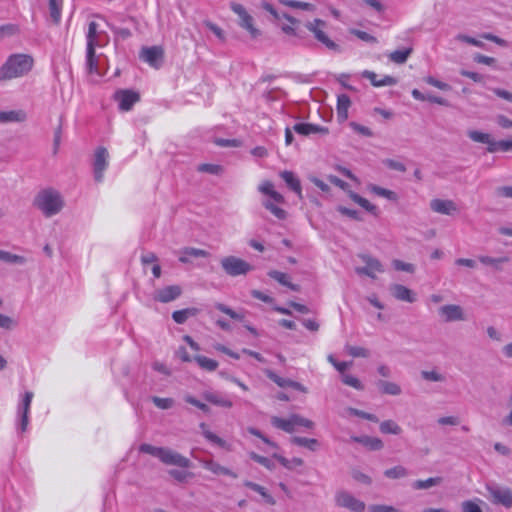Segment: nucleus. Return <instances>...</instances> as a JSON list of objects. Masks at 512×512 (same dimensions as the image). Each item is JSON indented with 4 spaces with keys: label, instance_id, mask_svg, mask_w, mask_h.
Returning <instances> with one entry per match:
<instances>
[{
    "label": "nucleus",
    "instance_id": "nucleus-25",
    "mask_svg": "<svg viewBox=\"0 0 512 512\" xmlns=\"http://www.w3.org/2000/svg\"><path fill=\"white\" fill-rule=\"evenodd\" d=\"M200 310L195 307H189L182 310H176L172 313V318L177 324H184L189 317L196 316Z\"/></svg>",
    "mask_w": 512,
    "mask_h": 512
},
{
    "label": "nucleus",
    "instance_id": "nucleus-60",
    "mask_svg": "<svg viewBox=\"0 0 512 512\" xmlns=\"http://www.w3.org/2000/svg\"><path fill=\"white\" fill-rule=\"evenodd\" d=\"M184 400L185 402L199 408L201 411H203L204 413H209L210 412V408L208 405H206L205 403L199 401L198 399H196L194 396L192 395H186L184 397Z\"/></svg>",
    "mask_w": 512,
    "mask_h": 512
},
{
    "label": "nucleus",
    "instance_id": "nucleus-57",
    "mask_svg": "<svg viewBox=\"0 0 512 512\" xmlns=\"http://www.w3.org/2000/svg\"><path fill=\"white\" fill-rule=\"evenodd\" d=\"M347 352L352 357H363L367 358L370 356V352L368 349L360 346H347Z\"/></svg>",
    "mask_w": 512,
    "mask_h": 512
},
{
    "label": "nucleus",
    "instance_id": "nucleus-11",
    "mask_svg": "<svg viewBox=\"0 0 512 512\" xmlns=\"http://www.w3.org/2000/svg\"><path fill=\"white\" fill-rule=\"evenodd\" d=\"M163 49L159 46L144 47L140 58L154 68H159L163 61Z\"/></svg>",
    "mask_w": 512,
    "mask_h": 512
},
{
    "label": "nucleus",
    "instance_id": "nucleus-29",
    "mask_svg": "<svg viewBox=\"0 0 512 512\" xmlns=\"http://www.w3.org/2000/svg\"><path fill=\"white\" fill-rule=\"evenodd\" d=\"M377 387L383 394L398 396L401 394V387L394 382L380 380L377 382Z\"/></svg>",
    "mask_w": 512,
    "mask_h": 512
},
{
    "label": "nucleus",
    "instance_id": "nucleus-27",
    "mask_svg": "<svg viewBox=\"0 0 512 512\" xmlns=\"http://www.w3.org/2000/svg\"><path fill=\"white\" fill-rule=\"evenodd\" d=\"M62 7L63 0H48L49 15L54 24H59L61 21Z\"/></svg>",
    "mask_w": 512,
    "mask_h": 512
},
{
    "label": "nucleus",
    "instance_id": "nucleus-12",
    "mask_svg": "<svg viewBox=\"0 0 512 512\" xmlns=\"http://www.w3.org/2000/svg\"><path fill=\"white\" fill-rule=\"evenodd\" d=\"M361 259L365 262L366 266L357 267L356 268L357 274L366 275V276L374 279V278H376V275H375L376 272L381 273L384 271L382 264L376 258H373V257L365 254V255H361Z\"/></svg>",
    "mask_w": 512,
    "mask_h": 512
},
{
    "label": "nucleus",
    "instance_id": "nucleus-56",
    "mask_svg": "<svg viewBox=\"0 0 512 512\" xmlns=\"http://www.w3.org/2000/svg\"><path fill=\"white\" fill-rule=\"evenodd\" d=\"M342 382L348 386H351L357 390H363L364 386L358 378L350 374L342 375Z\"/></svg>",
    "mask_w": 512,
    "mask_h": 512
},
{
    "label": "nucleus",
    "instance_id": "nucleus-13",
    "mask_svg": "<svg viewBox=\"0 0 512 512\" xmlns=\"http://www.w3.org/2000/svg\"><path fill=\"white\" fill-rule=\"evenodd\" d=\"M181 293L182 289L179 285H170L156 290L153 299L161 303H169L177 299Z\"/></svg>",
    "mask_w": 512,
    "mask_h": 512
},
{
    "label": "nucleus",
    "instance_id": "nucleus-51",
    "mask_svg": "<svg viewBox=\"0 0 512 512\" xmlns=\"http://www.w3.org/2000/svg\"><path fill=\"white\" fill-rule=\"evenodd\" d=\"M266 376L271 380L273 381L274 383H276L279 387L281 388H286V387H289V384H290V380L291 379H287V378H282L280 376H278L274 371L272 370H267L266 371Z\"/></svg>",
    "mask_w": 512,
    "mask_h": 512
},
{
    "label": "nucleus",
    "instance_id": "nucleus-64",
    "mask_svg": "<svg viewBox=\"0 0 512 512\" xmlns=\"http://www.w3.org/2000/svg\"><path fill=\"white\" fill-rule=\"evenodd\" d=\"M369 510L371 512H400L398 509L394 508L393 506L380 505V504L371 505L369 507Z\"/></svg>",
    "mask_w": 512,
    "mask_h": 512
},
{
    "label": "nucleus",
    "instance_id": "nucleus-16",
    "mask_svg": "<svg viewBox=\"0 0 512 512\" xmlns=\"http://www.w3.org/2000/svg\"><path fill=\"white\" fill-rule=\"evenodd\" d=\"M430 208L432 211L443 215H452L458 211L456 204L452 200L438 198L430 201Z\"/></svg>",
    "mask_w": 512,
    "mask_h": 512
},
{
    "label": "nucleus",
    "instance_id": "nucleus-44",
    "mask_svg": "<svg viewBox=\"0 0 512 512\" xmlns=\"http://www.w3.org/2000/svg\"><path fill=\"white\" fill-rule=\"evenodd\" d=\"M0 260L7 262V263H13V264H24L26 262V259L23 256L12 254L7 251L0 250Z\"/></svg>",
    "mask_w": 512,
    "mask_h": 512
},
{
    "label": "nucleus",
    "instance_id": "nucleus-48",
    "mask_svg": "<svg viewBox=\"0 0 512 512\" xmlns=\"http://www.w3.org/2000/svg\"><path fill=\"white\" fill-rule=\"evenodd\" d=\"M249 457L256 463L267 468L268 470H273L275 468V464L273 463V461L267 457L261 456L255 452H250Z\"/></svg>",
    "mask_w": 512,
    "mask_h": 512
},
{
    "label": "nucleus",
    "instance_id": "nucleus-61",
    "mask_svg": "<svg viewBox=\"0 0 512 512\" xmlns=\"http://www.w3.org/2000/svg\"><path fill=\"white\" fill-rule=\"evenodd\" d=\"M19 31L18 26L15 24H5L0 26V39L7 36H13Z\"/></svg>",
    "mask_w": 512,
    "mask_h": 512
},
{
    "label": "nucleus",
    "instance_id": "nucleus-33",
    "mask_svg": "<svg viewBox=\"0 0 512 512\" xmlns=\"http://www.w3.org/2000/svg\"><path fill=\"white\" fill-rule=\"evenodd\" d=\"M348 195L349 197L355 202L357 203L358 205H360L362 208H364L366 211L372 213V214H376L377 212V207L373 204H371L367 199H365L364 197L360 196L359 194L353 192V191H348Z\"/></svg>",
    "mask_w": 512,
    "mask_h": 512
},
{
    "label": "nucleus",
    "instance_id": "nucleus-40",
    "mask_svg": "<svg viewBox=\"0 0 512 512\" xmlns=\"http://www.w3.org/2000/svg\"><path fill=\"white\" fill-rule=\"evenodd\" d=\"M442 482L441 477H430L426 480H416L412 487L417 490L428 489L430 487L439 485Z\"/></svg>",
    "mask_w": 512,
    "mask_h": 512
},
{
    "label": "nucleus",
    "instance_id": "nucleus-50",
    "mask_svg": "<svg viewBox=\"0 0 512 512\" xmlns=\"http://www.w3.org/2000/svg\"><path fill=\"white\" fill-rule=\"evenodd\" d=\"M168 474L179 483L186 482L193 475L188 471L178 469H171L168 471Z\"/></svg>",
    "mask_w": 512,
    "mask_h": 512
},
{
    "label": "nucleus",
    "instance_id": "nucleus-59",
    "mask_svg": "<svg viewBox=\"0 0 512 512\" xmlns=\"http://www.w3.org/2000/svg\"><path fill=\"white\" fill-rule=\"evenodd\" d=\"M349 413L351 415L360 417L362 419L369 420L371 422H378L379 421V419H378V417L376 415L368 413V412H365V411H362V410H359V409H356V408H349Z\"/></svg>",
    "mask_w": 512,
    "mask_h": 512
},
{
    "label": "nucleus",
    "instance_id": "nucleus-18",
    "mask_svg": "<svg viewBox=\"0 0 512 512\" xmlns=\"http://www.w3.org/2000/svg\"><path fill=\"white\" fill-rule=\"evenodd\" d=\"M280 177L285 182L287 187L292 190L294 193L297 194V196L302 199V186L299 178L296 176V174L292 171L284 170L280 172Z\"/></svg>",
    "mask_w": 512,
    "mask_h": 512
},
{
    "label": "nucleus",
    "instance_id": "nucleus-30",
    "mask_svg": "<svg viewBox=\"0 0 512 512\" xmlns=\"http://www.w3.org/2000/svg\"><path fill=\"white\" fill-rule=\"evenodd\" d=\"M268 276L270 278L276 280L277 282H279L281 285L286 286V287H288L289 289H291L293 291H298L299 290V286L296 285V284L291 283L288 280V275L283 273V272H280V271H277V270H271V271L268 272Z\"/></svg>",
    "mask_w": 512,
    "mask_h": 512
},
{
    "label": "nucleus",
    "instance_id": "nucleus-47",
    "mask_svg": "<svg viewBox=\"0 0 512 512\" xmlns=\"http://www.w3.org/2000/svg\"><path fill=\"white\" fill-rule=\"evenodd\" d=\"M215 308L234 320L242 321L244 319V314L234 311L223 303H216Z\"/></svg>",
    "mask_w": 512,
    "mask_h": 512
},
{
    "label": "nucleus",
    "instance_id": "nucleus-22",
    "mask_svg": "<svg viewBox=\"0 0 512 512\" xmlns=\"http://www.w3.org/2000/svg\"><path fill=\"white\" fill-rule=\"evenodd\" d=\"M352 440L367 447L371 451L381 450L384 446L382 440L378 437L372 436H354Z\"/></svg>",
    "mask_w": 512,
    "mask_h": 512
},
{
    "label": "nucleus",
    "instance_id": "nucleus-9",
    "mask_svg": "<svg viewBox=\"0 0 512 512\" xmlns=\"http://www.w3.org/2000/svg\"><path fill=\"white\" fill-rule=\"evenodd\" d=\"M114 99L118 102L121 111H129L140 100V95L133 90L121 89L115 92Z\"/></svg>",
    "mask_w": 512,
    "mask_h": 512
},
{
    "label": "nucleus",
    "instance_id": "nucleus-10",
    "mask_svg": "<svg viewBox=\"0 0 512 512\" xmlns=\"http://www.w3.org/2000/svg\"><path fill=\"white\" fill-rule=\"evenodd\" d=\"M438 314L444 322H456L466 320L463 308L456 304L443 305L438 309Z\"/></svg>",
    "mask_w": 512,
    "mask_h": 512
},
{
    "label": "nucleus",
    "instance_id": "nucleus-17",
    "mask_svg": "<svg viewBox=\"0 0 512 512\" xmlns=\"http://www.w3.org/2000/svg\"><path fill=\"white\" fill-rule=\"evenodd\" d=\"M201 464L204 469L212 472L215 475H224L229 476L231 478L236 479L238 477V474L231 469L222 466L218 462L212 460V459H205L201 461Z\"/></svg>",
    "mask_w": 512,
    "mask_h": 512
},
{
    "label": "nucleus",
    "instance_id": "nucleus-24",
    "mask_svg": "<svg viewBox=\"0 0 512 512\" xmlns=\"http://www.w3.org/2000/svg\"><path fill=\"white\" fill-rule=\"evenodd\" d=\"M351 105V100L348 95L341 94L337 98V116L341 121H345L348 118V109Z\"/></svg>",
    "mask_w": 512,
    "mask_h": 512
},
{
    "label": "nucleus",
    "instance_id": "nucleus-46",
    "mask_svg": "<svg viewBox=\"0 0 512 512\" xmlns=\"http://www.w3.org/2000/svg\"><path fill=\"white\" fill-rule=\"evenodd\" d=\"M263 206L269 210L276 218L279 220H283L286 218L287 213L284 209L276 206L273 202L270 200H266L263 202Z\"/></svg>",
    "mask_w": 512,
    "mask_h": 512
},
{
    "label": "nucleus",
    "instance_id": "nucleus-21",
    "mask_svg": "<svg viewBox=\"0 0 512 512\" xmlns=\"http://www.w3.org/2000/svg\"><path fill=\"white\" fill-rule=\"evenodd\" d=\"M202 396L207 402L216 406L224 408H231L233 406V402L231 400L217 392L205 391Z\"/></svg>",
    "mask_w": 512,
    "mask_h": 512
},
{
    "label": "nucleus",
    "instance_id": "nucleus-35",
    "mask_svg": "<svg viewBox=\"0 0 512 512\" xmlns=\"http://www.w3.org/2000/svg\"><path fill=\"white\" fill-rule=\"evenodd\" d=\"M478 260L484 265L493 267L495 270H501V264L508 262L509 258L506 256L493 258L490 256L481 255L478 257Z\"/></svg>",
    "mask_w": 512,
    "mask_h": 512
},
{
    "label": "nucleus",
    "instance_id": "nucleus-14",
    "mask_svg": "<svg viewBox=\"0 0 512 512\" xmlns=\"http://www.w3.org/2000/svg\"><path fill=\"white\" fill-rule=\"evenodd\" d=\"M493 503L501 504L506 508L512 507V490L509 488H489Z\"/></svg>",
    "mask_w": 512,
    "mask_h": 512
},
{
    "label": "nucleus",
    "instance_id": "nucleus-53",
    "mask_svg": "<svg viewBox=\"0 0 512 512\" xmlns=\"http://www.w3.org/2000/svg\"><path fill=\"white\" fill-rule=\"evenodd\" d=\"M349 32L364 42L372 43V44H375L378 42L376 37H374L373 35L365 32V31L358 30V29H350Z\"/></svg>",
    "mask_w": 512,
    "mask_h": 512
},
{
    "label": "nucleus",
    "instance_id": "nucleus-49",
    "mask_svg": "<svg viewBox=\"0 0 512 512\" xmlns=\"http://www.w3.org/2000/svg\"><path fill=\"white\" fill-rule=\"evenodd\" d=\"M151 401L154 403V405L159 408V409H163V410H167V409H170L174 406V399L172 398H161V397H158V396H153L151 398Z\"/></svg>",
    "mask_w": 512,
    "mask_h": 512
},
{
    "label": "nucleus",
    "instance_id": "nucleus-28",
    "mask_svg": "<svg viewBox=\"0 0 512 512\" xmlns=\"http://www.w3.org/2000/svg\"><path fill=\"white\" fill-rule=\"evenodd\" d=\"M271 423L274 427L281 429L287 433L294 432L295 424L293 422V415H291L289 419L274 416L271 418Z\"/></svg>",
    "mask_w": 512,
    "mask_h": 512
},
{
    "label": "nucleus",
    "instance_id": "nucleus-7",
    "mask_svg": "<svg viewBox=\"0 0 512 512\" xmlns=\"http://www.w3.org/2000/svg\"><path fill=\"white\" fill-rule=\"evenodd\" d=\"M109 153L105 147H98L95 150L93 160V172L96 182H102L104 178V171L108 167Z\"/></svg>",
    "mask_w": 512,
    "mask_h": 512
},
{
    "label": "nucleus",
    "instance_id": "nucleus-55",
    "mask_svg": "<svg viewBox=\"0 0 512 512\" xmlns=\"http://www.w3.org/2000/svg\"><path fill=\"white\" fill-rule=\"evenodd\" d=\"M203 435H204V437H205L208 441H210V442H212V443L216 444L217 446H219V447H221V448L229 449V448L227 447V443H226V441H225L224 439L220 438L219 436H217L215 433H213V432H211V431H209V430H205V431H203Z\"/></svg>",
    "mask_w": 512,
    "mask_h": 512
},
{
    "label": "nucleus",
    "instance_id": "nucleus-26",
    "mask_svg": "<svg viewBox=\"0 0 512 512\" xmlns=\"http://www.w3.org/2000/svg\"><path fill=\"white\" fill-rule=\"evenodd\" d=\"M243 484L245 487L259 493V495H261L265 502L268 503L269 505L276 504L275 499L267 492V490L263 486L249 480L244 481Z\"/></svg>",
    "mask_w": 512,
    "mask_h": 512
},
{
    "label": "nucleus",
    "instance_id": "nucleus-39",
    "mask_svg": "<svg viewBox=\"0 0 512 512\" xmlns=\"http://www.w3.org/2000/svg\"><path fill=\"white\" fill-rule=\"evenodd\" d=\"M33 396H34L33 392H31V391L25 392L21 402L18 404V408H17L18 415L29 414Z\"/></svg>",
    "mask_w": 512,
    "mask_h": 512
},
{
    "label": "nucleus",
    "instance_id": "nucleus-8",
    "mask_svg": "<svg viewBox=\"0 0 512 512\" xmlns=\"http://www.w3.org/2000/svg\"><path fill=\"white\" fill-rule=\"evenodd\" d=\"M336 505L342 508L349 509L354 512H362L365 509V503L355 498L347 491H339L335 495Z\"/></svg>",
    "mask_w": 512,
    "mask_h": 512
},
{
    "label": "nucleus",
    "instance_id": "nucleus-37",
    "mask_svg": "<svg viewBox=\"0 0 512 512\" xmlns=\"http://www.w3.org/2000/svg\"><path fill=\"white\" fill-rule=\"evenodd\" d=\"M193 360L204 370L215 371L218 367V362L211 358L202 355H196Z\"/></svg>",
    "mask_w": 512,
    "mask_h": 512
},
{
    "label": "nucleus",
    "instance_id": "nucleus-54",
    "mask_svg": "<svg viewBox=\"0 0 512 512\" xmlns=\"http://www.w3.org/2000/svg\"><path fill=\"white\" fill-rule=\"evenodd\" d=\"M468 137L474 142L484 143L490 142L491 136L488 133H483L477 130H472L468 132Z\"/></svg>",
    "mask_w": 512,
    "mask_h": 512
},
{
    "label": "nucleus",
    "instance_id": "nucleus-6",
    "mask_svg": "<svg viewBox=\"0 0 512 512\" xmlns=\"http://www.w3.org/2000/svg\"><path fill=\"white\" fill-rule=\"evenodd\" d=\"M323 26H325V22L321 19H315L313 22H308L306 25L307 29L314 34V37L329 50L340 51L339 45L332 41L320 28Z\"/></svg>",
    "mask_w": 512,
    "mask_h": 512
},
{
    "label": "nucleus",
    "instance_id": "nucleus-58",
    "mask_svg": "<svg viewBox=\"0 0 512 512\" xmlns=\"http://www.w3.org/2000/svg\"><path fill=\"white\" fill-rule=\"evenodd\" d=\"M247 432L253 436L260 438L264 443L268 444L270 447H272L274 449L278 448L277 444L275 442L271 441L265 435H263V433L260 430L254 428V427H248Z\"/></svg>",
    "mask_w": 512,
    "mask_h": 512
},
{
    "label": "nucleus",
    "instance_id": "nucleus-41",
    "mask_svg": "<svg viewBox=\"0 0 512 512\" xmlns=\"http://www.w3.org/2000/svg\"><path fill=\"white\" fill-rule=\"evenodd\" d=\"M384 475L389 479H400L408 476V470L405 467L398 465L385 470Z\"/></svg>",
    "mask_w": 512,
    "mask_h": 512
},
{
    "label": "nucleus",
    "instance_id": "nucleus-20",
    "mask_svg": "<svg viewBox=\"0 0 512 512\" xmlns=\"http://www.w3.org/2000/svg\"><path fill=\"white\" fill-rule=\"evenodd\" d=\"M362 76L365 79H368L371 82V84L375 87L393 86L397 83L396 78L389 75H386L379 80L377 74L369 70H364L362 72Z\"/></svg>",
    "mask_w": 512,
    "mask_h": 512
},
{
    "label": "nucleus",
    "instance_id": "nucleus-2",
    "mask_svg": "<svg viewBox=\"0 0 512 512\" xmlns=\"http://www.w3.org/2000/svg\"><path fill=\"white\" fill-rule=\"evenodd\" d=\"M139 451L158 458L165 465L177 466L183 469L191 467V461L187 457L167 447H157L143 443L140 445Z\"/></svg>",
    "mask_w": 512,
    "mask_h": 512
},
{
    "label": "nucleus",
    "instance_id": "nucleus-19",
    "mask_svg": "<svg viewBox=\"0 0 512 512\" xmlns=\"http://www.w3.org/2000/svg\"><path fill=\"white\" fill-rule=\"evenodd\" d=\"M293 131H295L296 133H298L300 135L308 136L310 134H317V133L327 134L328 128L320 126V125H316V124H311V123H296L293 126Z\"/></svg>",
    "mask_w": 512,
    "mask_h": 512
},
{
    "label": "nucleus",
    "instance_id": "nucleus-31",
    "mask_svg": "<svg viewBox=\"0 0 512 512\" xmlns=\"http://www.w3.org/2000/svg\"><path fill=\"white\" fill-rule=\"evenodd\" d=\"M259 191L265 195L270 196L277 203H284V197L279 192L274 190L273 184L269 181L263 182L259 186Z\"/></svg>",
    "mask_w": 512,
    "mask_h": 512
},
{
    "label": "nucleus",
    "instance_id": "nucleus-15",
    "mask_svg": "<svg viewBox=\"0 0 512 512\" xmlns=\"http://www.w3.org/2000/svg\"><path fill=\"white\" fill-rule=\"evenodd\" d=\"M391 295L399 300L407 303H414L416 301V294L411 289L402 284H392L389 287Z\"/></svg>",
    "mask_w": 512,
    "mask_h": 512
},
{
    "label": "nucleus",
    "instance_id": "nucleus-4",
    "mask_svg": "<svg viewBox=\"0 0 512 512\" xmlns=\"http://www.w3.org/2000/svg\"><path fill=\"white\" fill-rule=\"evenodd\" d=\"M221 267L227 275L232 277L246 275L253 269L248 262L236 256L222 258Z\"/></svg>",
    "mask_w": 512,
    "mask_h": 512
},
{
    "label": "nucleus",
    "instance_id": "nucleus-52",
    "mask_svg": "<svg viewBox=\"0 0 512 512\" xmlns=\"http://www.w3.org/2000/svg\"><path fill=\"white\" fill-rule=\"evenodd\" d=\"M370 190L371 192H373L374 194L378 195V196H381V197H385L389 200H395L396 199V194L395 192L391 191V190H388L386 188H382L380 186H377V185H372L370 187Z\"/></svg>",
    "mask_w": 512,
    "mask_h": 512
},
{
    "label": "nucleus",
    "instance_id": "nucleus-42",
    "mask_svg": "<svg viewBox=\"0 0 512 512\" xmlns=\"http://www.w3.org/2000/svg\"><path fill=\"white\" fill-rule=\"evenodd\" d=\"M263 9L267 12H269L275 19H278L280 20L281 18H284L286 19L287 21L290 22V24H295L297 21L295 18H293L292 16L286 14V13H283L282 15H280L277 10L274 8V6L269 3V2H264L263 5H262Z\"/></svg>",
    "mask_w": 512,
    "mask_h": 512
},
{
    "label": "nucleus",
    "instance_id": "nucleus-62",
    "mask_svg": "<svg viewBox=\"0 0 512 512\" xmlns=\"http://www.w3.org/2000/svg\"><path fill=\"white\" fill-rule=\"evenodd\" d=\"M421 376L423 379L427 381L442 382L445 380V377L442 374L438 373L436 370L422 371Z\"/></svg>",
    "mask_w": 512,
    "mask_h": 512
},
{
    "label": "nucleus",
    "instance_id": "nucleus-38",
    "mask_svg": "<svg viewBox=\"0 0 512 512\" xmlns=\"http://www.w3.org/2000/svg\"><path fill=\"white\" fill-rule=\"evenodd\" d=\"M273 458L278 460L282 466L285 468L292 470L295 467L302 466L304 464V461L301 458L294 457L292 459H287L279 454H273Z\"/></svg>",
    "mask_w": 512,
    "mask_h": 512
},
{
    "label": "nucleus",
    "instance_id": "nucleus-5",
    "mask_svg": "<svg viewBox=\"0 0 512 512\" xmlns=\"http://www.w3.org/2000/svg\"><path fill=\"white\" fill-rule=\"evenodd\" d=\"M86 50H96L97 47L106 45L108 35L104 30L100 29V25L96 21H90L86 32Z\"/></svg>",
    "mask_w": 512,
    "mask_h": 512
},
{
    "label": "nucleus",
    "instance_id": "nucleus-36",
    "mask_svg": "<svg viewBox=\"0 0 512 512\" xmlns=\"http://www.w3.org/2000/svg\"><path fill=\"white\" fill-rule=\"evenodd\" d=\"M379 430L382 434L399 435L402 428L393 420H385L380 423Z\"/></svg>",
    "mask_w": 512,
    "mask_h": 512
},
{
    "label": "nucleus",
    "instance_id": "nucleus-43",
    "mask_svg": "<svg viewBox=\"0 0 512 512\" xmlns=\"http://www.w3.org/2000/svg\"><path fill=\"white\" fill-rule=\"evenodd\" d=\"M239 25L246 29L252 38H257L261 34L260 31L254 27L253 18L251 15L245 16L241 21H239Z\"/></svg>",
    "mask_w": 512,
    "mask_h": 512
},
{
    "label": "nucleus",
    "instance_id": "nucleus-3",
    "mask_svg": "<svg viewBox=\"0 0 512 512\" xmlns=\"http://www.w3.org/2000/svg\"><path fill=\"white\" fill-rule=\"evenodd\" d=\"M34 205L45 217H52L62 210L64 203L60 193L49 188L37 194L34 199Z\"/></svg>",
    "mask_w": 512,
    "mask_h": 512
},
{
    "label": "nucleus",
    "instance_id": "nucleus-63",
    "mask_svg": "<svg viewBox=\"0 0 512 512\" xmlns=\"http://www.w3.org/2000/svg\"><path fill=\"white\" fill-rule=\"evenodd\" d=\"M463 512H483L480 506L471 500L464 501L462 503Z\"/></svg>",
    "mask_w": 512,
    "mask_h": 512
},
{
    "label": "nucleus",
    "instance_id": "nucleus-34",
    "mask_svg": "<svg viewBox=\"0 0 512 512\" xmlns=\"http://www.w3.org/2000/svg\"><path fill=\"white\" fill-rule=\"evenodd\" d=\"M291 442L297 446L305 447L311 451L317 450L319 446L318 440L314 438L295 436L291 439Z\"/></svg>",
    "mask_w": 512,
    "mask_h": 512
},
{
    "label": "nucleus",
    "instance_id": "nucleus-23",
    "mask_svg": "<svg viewBox=\"0 0 512 512\" xmlns=\"http://www.w3.org/2000/svg\"><path fill=\"white\" fill-rule=\"evenodd\" d=\"M26 117L23 110L0 111V123L24 122Z\"/></svg>",
    "mask_w": 512,
    "mask_h": 512
},
{
    "label": "nucleus",
    "instance_id": "nucleus-32",
    "mask_svg": "<svg viewBox=\"0 0 512 512\" xmlns=\"http://www.w3.org/2000/svg\"><path fill=\"white\" fill-rule=\"evenodd\" d=\"M412 52H413V48L408 47V48H404V49H400V50H395V51L391 52L388 55V57H389L390 61H392L396 64H403L407 61L408 57L411 55Z\"/></svg>",
    "mask_w": 512,
    "mask_h": 512
},
{
    "label": "nucleus",
    "instance_id": "nucleus-1",
    "mask_svg": "<svg viewBox=\"0 0 512 512\" xmlns=\"http://www.w3.org/2000/svg\"><path fill=\"white\" fill-rule=\"evenodd\" d=\"M33 65L34 59L31 55L11 54L0 67V82L25 76L32 70Z\"/></svg>",
    "mask_w": 512,
    "mask_h": 512
},
{
    "label": "nucleus",
    "instance_id": "nucleus-45",
    "mask_svg": "<svg viewBox=\"0 0 512 512\" xmlns=\"http://www.w3.org/2000/svg\"><path fill=\"white\" fill-rule=\"evenodd\" d=\"M86 67L89 73H98V61L95 50H86Z\"/></svg>",
    "mask_w": 512,
    "mask_h": 512
}]
</instances>
